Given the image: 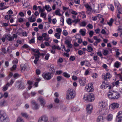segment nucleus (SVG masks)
<instances>
[{
    "instance_id": "20",
    "label": "nucleus",
    "mask_w": 122,
    "mask_h": 122,
    "mask_svg": "<svg viewBox=\"0 0 122 122\" xmlns=\"http://www.w3.org/2000/svg\"><path fill=\"white\" fill-rule=\"evenodd\" d=\"M113 119V115L111 114L108 115L107 117V120L109 121H111Z\"/></svg>"
},
{
    "instance_id": "39",
    "label": "nucleus",
    "mask_w": 122,
    "mask_h": 122,
    "mask_svg": "<svg viewBox=\"0 0 122 122\" xmlns=\"http://www.w3.org/2000/svg\"><path fill=\"white\" fill-rule=\"evenodd\" d=\"M80 21V20L78 18L75 19L74 20H72V22L74 23L75 24L77 23L78 22H79Z\"/></svg>"
},
{
    "instance_id": "7",
    "label": "nucleus",
    "mask_w": 122,
    "mask_h": 122,
    "mask_svg": "<svg viewBox=\"0 0 122 122\" xmlns=\"http://www.w3.org/2000/svg\"><path fill=\"white\" fill-rule=\"evenodd\" d=\"M116 120L117 122H122V111L119 112L117 113Z\"/></svg>"
},
{
    "instance_id": "16",
    "label": "nucleus",
    "mask_w": 122,
    "mask_h": 122,
    "mask_svg": "<svg viewBox=\"0 0 122 122\" xmlns=\"http://www.w3.org/2000/svg\"><path fill=\"white\" fill-rule=\"evenodd\" d=\"M108 84L107 81L106 82L105 81H104L102 82V89H104L108 87Z\"/></svg>"
},
{
    "instance_id": "34",
    "label": "nucleus",
    "mask_w": 122,
    "mask_h": 122,
    "mask_svg": "<svg viewBox=\"0 0 122 122\" xmlns=\"http://www.w3.org/2000/svg\"><path fill=\"white\" fill-rule=\"evenodd\" d=\"M63 75L66 78H69L70 76V75L66 72H64Z\"/></svg>"
},
{
    "instance_id": "10",
    "label": "nucleus",
    "mask_w": 122,
    "mask_h": 122,
    "mask_svg": "<svg viewBox=\"0 0 122 122\" xmlns=\"http://www.w3.org/2000/svg\"><path fill=\"white\" fill-rule=\"evenodd\" d=\"M42 76L45 79L49 80L51 78V74L49 73H47L42 75Z\"/></svg>"
},
{
    "instance_id": "22",
    "label": "nucleus",
    "mask_w": 122,
    "mask_h": 122,
    "mask_svg": "<svg viewBox=\"0 0 122 122\" xmlns=\"http://www.w3.org/2000/svg\"><path fill=\"white\" fill-rule=\"evenodd\" d=\"M6 38L9 41L14 40V38L11 36L10 35H6Z\"/></svg>"
},
{
    "instance_id": "28",
    "label": "nucleus",
    "mask_w": 122,
    "mask_h": 122,
    "mask_svg": "<svg viewBox=\"0 0 122 122\" xmlns=\"http://www.w3.org/2000/svg\"><path fill=\"white\" fill-rule=\"evenodd\" d=\"M28 19L29 21L31 22H35L36 20V19L35 18H32V16L30 17H29Z\"/></svg>"
},
{
    "instance_id": "57",
    "label": "nucleus",
    "mask_w": 122,
    "mask_h": 122,
    "mask_svg": "<svg viewBox=\"0 0 122 122\" xmlns=\"http://www.w3.org/2000/svg\"><path fill=\"white\" fill-rule=\"evenodd\" d=\"M50 55L49 54H47L45 57V59L46 60H48L49 57Z\"/></svg>"
},
{
    "instance_id": "5",
    "label": "nucleus",
    "mask_w": 122,
    "mask_h": 122,
    "mask_svg": "<svg viewBox=\"0 0 122 122\" xmlns=\"http://www.w3.org/2000/svg\"><path fill=\"white\" fill-rule=\"evenodd\" d=\"M16 85V87L19 90H23L25 87L23 82L22 81H18Z\"/></svg>"
},
{
    "instance_id": "41",
    "label": "nucleus",
    "mask_w": 122,
    "mask_h": 122,
    "mask_svg": "<svg viewBox=\"0 0 122 122\" xmlns=\"http://www.w3.org/2000/svg\"><path fill=\"white\" fill-rule=\"evenodd\" d=\"M56 32H57V33L60 34H61L62 30L61 28H57L56 29Z\"/></svg>"
},
{
    "instance_id": "51",
    "label": "nucleus",
    "mask_w": 122,
    "mask_h": 122,
    "mask_svg": "<svg viewBox=\"0 0 122 122\" xmlns=\"http://www.w3.org/2000/svg\"><path fill=\"white\" fill-rule=\"evenodd\" d=\"M16 65H14L13 66L12 68L11 69V71H13L16 69Z\"/></svg>"
},
{
    "instance_id": "47",
    "label": "nucleus",
    "mask_w": 122,
    "mask_h": 122,
    "mask_svg": "<svg viewBox=\"0 0 122 122\" xmlns=\"http://www.w3.org/2000/svg\"><path fill=\"white\" fill-rule=\"evenodd\" d=\"M62 33L63 35L65 36H67L68 34V32L66 30H63L62 32Z\"/></svg>"
},
{
    "instance_id": "9",
    "label": "nucleus",
    "mask_w": 122,
    "mask_h": 122,
    "mask_svg": "<svg viewBox=\"0 0 122 122\" xmlns=\"http://www.w3.org/2000/svg\"><path fill=\"white\" fill-rule=\"evenodd\" d=\"M92 83L89 84L85 87L86 91L88 92H91L93 91V89L92 87Z\"/></svg>"
},
{
    "instance_id": "15",
    "label": "nucleus",
    "mask_w": 122,
    "mask_h": 122,
    "mask_svg": "<svg viewBox=\"0 0 122 122\" xmlns=\"http://www.w3.org/2000/svg\"><path fill=\"white\" fill-rule=\"evenodd\" d=\"M111 76L109 73H107L106 74H104L102 76V78L106 80L111 77Z\"/></svg>"
},
{
    "instance_id": "21",
    "label": "nucleus",
    "mask_w": 122,
    "mask_h": 122,
    "mask_svg": "<svg viewBox=\"0 0 122 122\" xmlns=\"http://www.w3.org/2000/svg\"><path fill=\"white\" fill-rule=\"evenodd\" d=\"M121 63L118 61H116L114 64V66L117 68H118L121 65Z\"/></svg>"
},
{
    "instance_id": "18",
    "label": "nucleus",
    "mask_w": 122,
    "mask_h": 122,
    "mask_svg": "<svg viewBox=\"0 0 122 122\" xmlns=\"http://www.w3.org/2000/svg\"><path fill=\"white\" fill-rule=\"evenodd\" d=\"M39 100L41 103V106H44V105L46 103L44 99L42 97H40L39 98Z\"/></svg>"
},
{
    "instance_id": "59",
    "label": "nucleus",
    "mask_w": 122,
    "mask_h": 122,
    "mask_svg": "<svg viewBox=\"0 0 122 122\" xmlns=\"http://www.w3.org/2000/svg\"><path fill=\"white\" fill-rule=\"evenodd\" d=\"M14 79H11L10 81V82L9 83V84L8 85L9 86L10 85H12V84L14 83Z\"/></svg>"
},
{
    "instance_id": "26",
    "label": "nucleus",
    "mask_w": 122,
    "mask_h": 122,
    "mask_svg": "<svg viewBox=\"0 0 122 122\" xmlns=\"http://www.w3.org/2000/svg\"><path fill=\"white\" fill-rule=\"evenodd\" d=\"M52 48L53 50H55L56 49H57L59 50L61 49V48L59 46H56L55 45H53L52 46Z\"/></svg>"
},
{
    "instance_id": "30",
    "label": "nucleus",
    "mask_w": 122,
    "mask_h": 122,
    "mask_svg": "<svg viewBox=\"0 0 122 122\" xmlns=\"http://www.w3.org/2000/svg\"><path fill=\"white\" fill-rule=\"evenodd\" d=\"M16 122H24V121L22 118L19 117L17 118Z\"/></svg>"
},
{
    "instance_id": "4",
    "label": "nucleus",
    "mask_w": 122,
    "mask_h": 122,
    "mask_svg": "<svg viewBox=\"0 0 122 122\" xmlns=\"http://www.w3.org/2000/svg\"><path fill=\"white\" fill-rule=\"evenodd\" d=\"M108 97L111 99H117L120 97V95L117 92H113L109 93L108 94Z\"/></svg>"
},
{
    "instance_id": "42",
    "label": "nucleus",
    "mask_w": 122,
    "mask_h": 122,
    "mask_svg": "<svg viewBox=\"0 0 122 122\" xmlns=\"http://www.w3.org/2000/svg\"><path fill=\"white\" fill-rule=\"evenodd\" d=\"M113 21V20L112 19H111L109 22H107L108 24L110 26H111L112 25V23Z\"/></svg>"
},
{
    "instance_id": "60",
    "label": "nucleus",
    "mask_w": 122,
    "mask_h": 122,
    "mask_svg": "<svg viewBox=\"0 0 122 122\" xmlns=\"http://www.w3.org/2000/svg\"><path fill=\"white\" fill-rule=\"evenodd\" d=\"M103 54L105 56H106L108 54V51L106 50H104Z\"/></svg>"
},
{
    "instance_id": "29",
    "label": "nucleus",
    "mask_w": 122,
    "mask_h": 122,
    "mask_svg": "<svg viewBox=\"0 0 122 122\" xmlns=\"http://www.w3.org/2000/svg\"><path fill=\"white\" fill-rule=\"evenodd\" d=\"M79 32L83 36H85L86 35V31H84L83 29H81L80 30Z\"/></svg>"
},
{
    "instance_id": "49",
    "label": "nucleus",
    "mask_w": 122,
    "mask_h": 122,
    "mask_svg": "<svg viewBox=\"0 0 122 122\" xmlns=\"http://www.w3.org/2000/svg\"><path fill=\"white\" fill-rule=\"evenodd\" d=\"M6 38V35H4L3 36L2 38L1 39L2 41L3 42H4L5 41V39Z\"/></svg>"
},
{
    "instance_id": "64",
    "label": "nucleus",
    "mask_w": 122,
    "mask_h": 122,
    "mask_svg": "<svg viewBox=\"0 0 122 122\" xmlns=\"http://www.w3.org/2000/svg\"><path fill=\"white\" fill-rule=\"evenodd\" d=\"M118 31L122 30V25H121L118 27Z\"/></svg>"
},
{
    "instance_id": "31",
    "label": "nucleus",
    "mask_w": 122,
    "mask_h": 122,
    "mask_svg": "<svg viewBox=\"0 0 122 122\" xmlns=\"http://www.w3.org/2000/svg\"><path fill=\"white\" fill-rule=\"evenodd\" d=\"M50 71H51V73H54L55 72V69L54 68V66L52 65L50 66Z\"/></svg>"
},
{
    "instance_id": "55",
    "label": "nucleus",
    "mask_w": 122,
    "mask_h": 122,
    "mask_svg": "<svg viewBox=\"0 0 122 122\" xmlns=\"http://www.w3.org/2000/svg\"><path fill=\"white\" fill-rule=\"evenodd\" d=\"M72 79L74 81H76L78 79L77 77L74 75H73L72 76Z\"/></svg>"
},
{
    "instance_id": "37",
    "label": "nucleus",
    "mask_w": 122,
    "mask_h": 122,
    "mask_svg": "<svg viewBox=\"0 0 122 122\" xmlns=\"http://www.w3.org/2000/svg\"><path fill=\"white\" fill-rule=\"evenodd\" d=\"M71 109L74 112L78 111L80 110L79 107H72Z\"/></svg>"
},
{
    "instance_id": "50",
    "label": "nucleus",
    "mask_w": 122,
    "mask_h": 122,
    "mask_svg": "<svg viewBox=\"0 0 122 122\" xmlns=\"http://www.w3.org/2000/svg\"><path fill=\"white\" fill-rule=\"evenodd\" d=\"M32 51H33L34 53H37L39 52V50L38 49H32Z\"/></svg>"
},
{
    "instance_id": "13",
    "label": "nucleus",
    "mask_w": 122,
    "mask_h": 122,
    "mask_svg": "<svg viewBox=\"0 0 122 122\" xmlns=\"http://www.w3.org/2000/svg\"><path fill=\"white\" fill-rule=\"evenodd\" d=\"M117 18L120 19V14H122V8L121 7L117 9Z\"/></svg>"
},
{
    "instance_id": "63",
    "label": "nucleus",
    "mask_w": 122,
    "mask_h": 122,
    "mask_svg": "<svg viewBox=\"0 0 122 122\" xmlns=\"http://www.w3.org/2000/svg\"><path fill=\"white\" fill-rule=\"evenodd\" d=\"M87 26L88 27V28L89 29H92L93 28V26L91 24H88Z\"/></svg>"
},
{
    "instance_id": "53",
    "label": "nucleus",
    "mask_w": 122,
    "mask_h": 122,
    "mask_svg": "<svg viewBox=\"0 0 122 122\" xmlns=\"http://www.w3.org/2000/svg\"><path fill=\"white\" fill-rule=\"evenodd\" d=\"M63 61V60L61 58H60L57 60V62L60 63H62Z\"/></svg>"
},
{
    "instance_id": "45",
    "label": "nucleus",
    "mask_w": 122,
    "mask_h": 122,
    "mask_svg": "<svg viewBox=\"0 0 122 122\" xmlns=\"http://www.w3.org/2000/svg\"><path fill=\"white\" fill-rule=\"evenodd\" d=\"M21 114L22 116L25 117L27 118L28 117V115L26 113L22 112Z\"/></svg>"
},
{
    "instance_id": "3",
    "label": "nucleus",
    "mask_w": 122,
    "mask_h": 122,
    "mask_svg": "<svg viewBox=\"0 0 122 122\" xmlns=\"http://www.w3.org/2000/svg\"><path fill=\"white\" fill-rule=\"evenodd\" d=\"M83 98L84 100L86 101L92 102L95 99L94 95L92 93L85 95L84 96Z\"/></svg>"
},
{
    "instance_id": "6",
    "label": "nucleus",
    "mask_w": 122,
    "mask_h": 122,
    "mask_svg": "<svg viewBox=\"0 0 122 122\" xmlns=\"http://www.w3.org/2000/svg\"><path fill=\"white\" fill-rule=\"evenodd\" d=\"M38 122H50L48 121V118L45 115H43L39 119Z\"/></svg>"
},
{
    "instance_id": "24",
    "label": "nucleus",
    "mask_w": 122,
    "mask_h": 122,
    "mask_svg": "<svg viewBox=\"0 0 122 122\" xmlns=\"http://www.w3.org/2000/svg\"><path fill=\"white\" fill-rule=\"evenodd\" d=\"M43 8L48 11H50L51 10V7L49 5H46L45 7H43Z\"/></svg>"
},
{
    "instance_id": "23",
    "label": "nucleus",
    "mask_w": 122,
    "mask_h": 122,
    "mask_svg": "<svg viewBox=\"0 0 122 122\" xmlns=\"http://www.w3.org/2000/svg\"><path fill=\"white\" fill-rule=\"evenodd\" d=\"M86 109L87 113L90 114L92 112L93 108V107H86Z\"/></svg>"
},
{
    "instance_id": "58",
    "label": "nucleus",
    "mask_w": 122,
    "mask_h": 122,
    "mask_svg": "<svg viewBox=\"0 0 122 122\" xmlns=\"http://www.w3.org/2000/svg\"><path fill=\"white\" fill-rule=\"evenodd\" d=\"M55 14L56 15H58L60 16L61 15L59 11L58 10H57L55 12Z\"/></svg>"
},
{
    "instance_id": "48",
    "label": "nucleus",
    "mask_w": 122,
    "mask_h": 122,
    "mask_svg": "<svg viewBox=\"0 0 122 122\" xmlns=\"http://www.w3.org/2000/svg\"><path fill=\"white\" fill-rule=\"evenodd\" d=\"M22 47L25 48L27 49H30V47L27 45L25 44L22 46Z\"/></svg>"
},
{
    "instance_id": "54",
    "label": "nucleus",
    "mask_w": 122,
    "mask_h": 122,
    "mask_svg": "<svg viewBox=\"0 0 122 122\" xmlns=\"http://www.w3.org/2000/svg\"><path fill=\"white\" fill-rule=\"evenodd\" d=\"M78 53L79 55H81L83 54V52L82 51L80 50L78 51Z\"/></svg>"
},
{
    "instance_id": "40",
    "label": "nucleus",
    "mask_w": 122,
    "mask_h": 122,
    "mask_svg": "<svg viewBox=\"0 0 122 122\" xmlns=\"http://www.w3.org/2000/svg\"><path fill=\"white\" fill-rule=\"evenodd\" d=\"M87 23L86 22L83 21L81 22V26H85L86 25Z\"/></svg>"
},
{
    "instance_id": "1",
    "label": "nucleus",
    "mask_w": 122,
    "mask_h": 122,
    "mask_svg": "<svg viewBox=\"0 0 122 122\" xmlns=\"http://www.w3.org/2000/svg\"><path fill=\"white\" fill-rule=\"evenodd\" d=\"M76 93L75 90L72 89H69L66 94V98L68 100L71 99L75 97Z\"/></svg>"
},
{
    "instance_id": "61",
    "label": "nucleus",
    "mask_w": 122,
    "mask_h": 122,
    "mask_svg": "<svg viewBox=\"0 0 122 122\" xmlns=\"http://www.w3.org/2000/svg\"><path fill=\"white\" fill-rule=\"evenodd\" d=\"M94 32L92 31H91L89 32V34L91 37H92L93 36Z\"/></svg>"
},
{
    "instance_id": "44",
    "label": "nucleus",
    "mask_w": 122,
    "mask_h": 122,
    "mask_svg": "<svg viewBox=\"0 0 122 122\" xmlns=\"http://www.w3.org/2000/svg\"><path fill=\"white\" fill-rule=\"evenodd\" d=\"M11 15H8L5 16V18L6 19L8 20L11 18Z\"/></svg>"
},
{
    "instance_id": "12",
    "label": "nucleus",
    "mask_w": 122,
    "mask_h": 122,
    "mask_svg": "<svg viewBox=\"0 0 122 122\" xmlns=\"http://www.w3.org/2000/svg\"><path fill=\"white\" fill-rule=\"evenodd\" d=\"M40 53L39 52H38V53H34V55L35 56V58L34 61V62L35 64H37V61L39 60V58L40 57Z\"/></svg>"
},
{
    "instance_id": "33",
    "label": "nucleus",
    "mask_w": 122,
    "mask_h": 122,
    "mask_svg": "<svg viewBox=\"0 0 122 122\" xmlns=\"http://www.w3.org/2000/svg\"><path fill=\"white\" fill-rule=\"evenodd\" d=\"M119 104L116 103H113L111 104L109 107H118Z\"/></svg>"
},
{
    "instance_id": "38",
    "label": "nucleus",
    "mask_w": 122,
    "mask_h": 122,
    "mask_svg": "<svg viewBox=\"0 0 122 122\" xmlns=\"http://www.w3.org/2000/svg\"><path fill=\"white\" fill-rule=\"evenodd\" d=\"M31 103L34 106H35V107H37L39 106V105H38L37 104L36 102L34 101H31Z\"/></svg>"
},
{
    "instance_id": "27",
    "label": "nucleus",
    "mask_w": 122,
    "mask_h": 122,
    "mask_svg": "<svg viewBox=\"0 0 122 122\" xmlns=\"http://www.w3.org/2000/svg\"><path fill=\"white\" fill-rule=\"evenodd\" d=\"M71 19L70 18H68L66 20V22L67 24L69 25H71V24L72 23V22L71 21Z\"/></svg>"
},
{
    "instance_id": "52",
    "label": "nucleus",
    "mask_w": 122,
    "mask_h": 122,
    "mask_svg": "<svg viewBox=\"0 0 122 122\" xmlns=\"http://www.w3.org/2000/svg\"><path fill=\"white\" fill-rule=\"evenodd\" d=\"M75 59V57L73 56H71L70 58V61H73Z\"/></svg>"
},
{
    "instance_id": "56",
    "label": "nucleus",
    "mask_w": 122,
    "mask_h": 122,
    "mask_svg": "<svg viewBox=\"0 0 122 122\" xmlns=\"http://www.w3.org/2000/svg\"><path fill=\"white\" fill-rule=\"evenodd\" d=\"M65 43L67 45L71 43V41L68 40H67L65 41Z\"/></svg>"
},
{
    "instance_id": "46",
    "label": "nucleus",
    "mask_w": 122,
    "mask_h": 122,
    "mask_svg": "<svg viewBox=\"0 0 122 122\" xmlns=\"http://www.w3.org/2000/svg\"><path fill=\"white\" fill-rule=\"evenodd\" d=\"M109 8L112 11H113L114 10V6L113 5H109Z\"/></svg>"
},
{
    "instance_id": "14",
    "label": "nucleus",
    "mask_w": 122,
    "mask_h": 122,
    "mask_svg": "<svg viewBox=\"0 0 122 122\" xmlns=\"http://www.w3.org/2000/svg\"><path fill=\"white\" fill-rule=\"evenodd\" d=\"M84 6L87 9V12L88 14L92 12V9L91 8V6L87 4H85Z\"/></svg>"
},
{
    "instance_id": "17",
    "label": "nucleus",
    "mask_w": 122,
    "mask_h": 122,
    "mask_svg": "<svg viewBox=\"0 0 122 122\" xmlns=\"http://www.w3.org/2000/svg\"><path fill=\"white\" fill-rule=\"evenodd\" d=\"M98 106L100 107H106L107 106V103L101 101L99 102Z\"/></svg>"
},
{
    "instance_id": "43",
    "label": "nucleus",
    "mask_w": 122,
    "mask_h": 122,
    "mask_svg": "<svg viewBox=\"0 0 122 122\" xmlns=\"http://www.w3.org/2000/svg\"><path fill=\"white\" fill-rule=\"evenodd\" d=\"M87 51L89 52H91L93 51V48L90 46H87Z\"/></svg>"
},
{
    "instance_id": "36",
    "label": "nucleus",
    "mask_w": 122,
    "mask_h": 122,
    "mask_svg": "<svg viewBox=\"0 0 122 122\" xmlns=\"http://www.w3.org/2000/svg\"><path fill=\"white\" fill-rule=\"evenodd\" d=\"M9 84V83H8L6 85L4 86L2 89L3 91H6L7 89L8 86H9L8 85Z\"/></svg>"
},
{
    "instance_id": "11",
    "label": "nucleus",
    "mask_w": 122,
    "mask_h": 122,
    "mask_svg": "<svg viewBox=\"0 0 122 122\" xmlns=\"http://www.w3.org/2000/svg\"><path fill=\"white\" fill-rule=\"evenodd\" d=\"M40 53L39 52H38V53H34V55L35 56V58L34 61V62L35 64H37V61L39 60V58L40 57Z\"/></svg>"
},
{
    "instance_id": "25",
    "label": "nucleus",
    "mask_w": 122,
    "mask_h": 122,
    "mask_svg": "<svg viewBox=\"0 0 122 122\" xmlns=\"http://www.w3.org/2000/svg\"><path fill=\"white\" fill-rule=\"evenodd\" d=\"M103 117L102 116H98L97 120V122H103Z\"/></svg>"
},
{
    "instance_id": "19",
    "label": "nucleus",
    "mask_w": 122,
    "mask_h": 122,
    "mask_svg": "<svg viewBox=\"0 0 122 122\" xmlns=\"http://www.w3.org/2000/svg\"><path fill=\"white\" fill-rule=\"evenodd\" d=\"M114 5L117 9L121 7L120 4L117 0H115L114 2Z\"/></svg>"
},
{
    "instance_id": "35",
    "label": "nucleus",
    "mask_w": 122,
    "mask_h": 122,
    "mask_svg": "<svg viewBox=\"0 0 122 122\" xmlns=\"http://www.w3.org/2000/svg\"><path fill=\"white\" fill-rule=\"evenodd\" d=\"M61 34L59 33H56L54 34V36L57 39H59L60 38Z\"/></svg>"
},
{
    "instance_id": "8",
    "label": "nucleus",
    "mask_w": 122,
    "mask_h": 122,
    "mask_svg": "<svg viewBox=\"0 0 122 122\" xmlns=\"http://www.w3.org/2000/svg\"><path fill=\"white\" fill-rule=\"evenodd\" d=\"M86 78L85 77H81L79 78V81L80 85L81 86H84L85 85Z\"/></svg>"
},
{
    "instance_id": "62",
    "label": "nucleus",
    "mask_w": 122,
    "mask_h": 122,
    "mask_svg": "<svg viewBox=\"0 0 122 122\" xmlns=\"http://www.w3.org/2000/svg\"><path fill=\"white\" fill-rule=\"evenodd\" d=\"M105 5V4L104 3H102L100 5H98L99 7H100L101 8H103Z\"/></svg>"
},
{
    "instance_id": "32",
    "label": "nucleus",
    "mask_w": 122,
    "mask_h": 122,
    "mask_svg": "<svg viewBox=\"0 0 122 122\" xmlns=\"http://www.w3.org/2000/svg\"><path fill=\"white\" fill-rule=\"evenodd\" d=\"M21 71H24L26 68V65H21Z\"/></svg>"
},
{
    "instance_id": "2",
    "label": "nucleus",
    "mask_w": 122,
    "mask_h": 122,
    "mask_svg": "<svg viewBox=\"0 0 122 122\" xmlns=\"http://www.w3.org/2000/svg\"><path fill=\"white\" fill-rule=\"evenodd\" d=\"M10 119L5 113L3 111L0 110V122H10Z\"/></svg>"
}]
</instances>
